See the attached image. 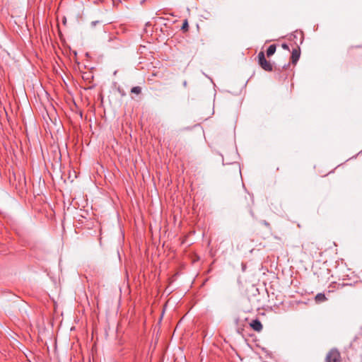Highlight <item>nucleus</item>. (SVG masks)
<instances>
[{
  "label": "nucleus",
  "mask_w": 362,
  "mask_h": 362,
  "mask_svg": "<svg viewBox=\"0 0 362 362\" xmlns=\"http://www.w3.org/2000/svg\"><path fill=\"white\" fill-rule=\"evenodd\" d=\"M257 57L259 65L262 69L266 71H272L273 70V66L269 61L266 59L264 52H259Z\"/></svg>",
  "instance_id": "1"
},
{
  "label": "nucleus",
  "mask_w": 362,
  "mask_h": 362,
  "mask_svg": "<svg viewBox=\"0 0 362 362\" xmlns=\"http://www.w3.org/2000/svg\"><path fill=\"white\" fill-rule=\"evenodd\" d=\"M325 362H341V356L339 351L333 348L326 355Z\"/></svg>",
  "instance_id": "2"
},
{
  "label": "nucleus",
  "mask_w": 362,
  "mask_h": 362,
  "mask_svg": "<svg viewBox=\"0 0 362 362\" xmlns=\"http://www.w3.org/2000/svg\"><path fill=\"white\" fill-rule=\"evenodd\" d=\"M250 325L256 332H261L263 328L261 322L258 319L252 320Z\"/></svg>",
  "instance_id": "3"
},
{
  "label": "nucleus",
  "mask_w": 362,
  "mask_h": 362,
  "mask_svg": "<svg viewBox=\"0 0 362 362\" xmlns=\"http://www.w3.org/2000/svg\"><path fill=\"white\" fill-rule=\"evenodd\" d=\"M300 51L299 47L293 49L292 53H291V62L293 64H296V62L298 61V59L300 58Z\"/></svg>",
  "instance_id": "4"
},
{
  "label": "nucleus",
  "mask_w": 362,
  "mask_h": 362,
  "mask_svg": "<svg viewBox=\"0 0 362 362\" xmlns=\"http://www.w3.org/2000/svg\"><path fill=\"white\" fill-rule=\"evenodd\" d=\"M276 49V45H271L267 50V56L268 57H270L271 56H272L275 53Z\"/></svg>",
  "instance_id": "5"
},
{
  "label": "nucleus",
  "mask_w": 362,
  "mask_h": 362,
  "mask_svg": "<svg viewBox=\"0 0 362 362\" xmlns=\"http://www.w3.org/2000/svg\"><path fill=\"white\" fill-rule=\"evenodd\" d=\"M327 300V298L324 293H317L315 296V300L317 303H322Z\"/></svg>",
  "instance_id": "6"
},
{
  "label": "nucleus",
  "mask_w": 362,
  "mask_h": 362,
  "mask_svg": "<svg viewBox=\"0 0 362 362\" xmlns=\"http://www.w3.org/2000/svg\"><path fill=\"white\" fill-rule=\"evenodd\" d=\"M131 93L139 95L141 93V88L139 86H134L132 88Z\"/></svg>",
  "instance_id": "7"
},
{
  "label": "nucleus",
  "mask_w": 362,
  "mask_h": 362,
  "mask_svg": "<svg viewBox=\"0 0 362 362\" xmlns=\"http://www.w3.org/2000/svg\"><path fill=\"white\" fill-rule=\"evenodd\" d=\"M188 28H189V25H188V22L187 20H185L183 23H182V26L181 28V29L184 31V32H186L188 30Z\"/></svg>",
  "instance_id": "8"
},
{
  "label": "nucleus",
  "mask_w": 362,
  "mask_h": 362,
  "mask_svg": "<svg viewBox=\"0 0 362 362\" xmlns=\"http://www.w3.org/2000/svg\"><path fill=\"white\" fill-rule=\"evenodd\" d=\"M281 47H282V48H283L284 49L289 50V47H288V45L287 44H286V43H283V44L281 45Z\"/></svg>",
  "instance_id": "9"
},
{
  "label": "nucleus",
  "mask_w": 362,
  "mask_h": 362,
  "mask_svg": "<svg viewBox=\"0 0 362 362\" xmlns=\"http://www.w3.org/2000/svg\"><path fill=\"white\" fill-rule=\"evenodd\" d=\"M98 23V21H93V22L91 23V25H92V26H95V25H96V24H97Z\"/></svg>",
  "instance_id": "10"
},
{
  "label": "nucleus",
  "mask_w": 362,
  "mask_h": 362,
  "mask_svg": "<svg viewBox=\"0 0 362 362\" xmlns=\"http://www.w3.org/2000/svg\"><path fill=\"white\" fill-rule=\"evenodd\" d=\"M187 81H185L183 82V86H184L185 87H186V86H187Z\"/></svg>",
  "instance_id": "11"
}]
</instances>
